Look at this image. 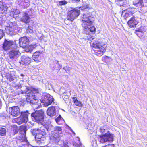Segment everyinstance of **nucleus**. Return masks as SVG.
Here are the masks:
<instances>
[{
    "label": "nucleus",
    "instance_id": "4be33fe9",
    "mask_svg": "<svg viewBox=\"0 0 147 147\" xmlns=\"http://www.w3.org/2000/svg\"><path fill=\"white\" fill-rule=\"evenodd\" d=\"M8 7L2 2L0 1V11L1 13H3L6 11L8 9Z\"/></svg>",
    "mask_w": 147,
    "mask_h": 147
},
{
    "label": "nucleus",
    "instance_id": "f3484780",
    "mask_svg": "<svg viewBox=\"0 0 147 147\" xmlns=\"http://www.w3.org/2000/svg\"><path fill=\"white\" fill-rule=\"evenodd\" d=\"M22 94H25L26 100L30 101L36 97L34 92H21Z\"/></svg>",
    "mask_w": 147,
    "mask_h": 147
},
{
    "label": "nucleus",
    "instance_id": "9d476101",
    "mask_svg": "<svg viewBox=\"0 0 147 147\" xmlns=\"http://www.w3.org/2000/svg\"><path fill=\"white\" fill-rule=\"evenodd\" d=\"M106 45H104L103 46L95 48L93 50L95 54L98 56H100L106 51Z\"/></svg>",
    "mask_w": 147,
    "mask_h": 147
},
{
    "label": "nucleus",
    "instance_id": "bb28decb",
    "mask_svg": "<svg viewBox=\"0 0 147 147\" xmlns=\"http://www.w3.org/2000/svg\"><path fill=\"white\" fill-rule=\"evenodd\" d=\"M135 5L138 8L143 7L144 6L143 0H140L137 3L135 4Z\"/></svg>",
    "mask_w": 147,
    "mask_h": 147
},
{
    "label": "nucleus",
    "instance_id": "5701e85b",
    "mask_svg": "<svg viewBox=\"0 0 147 147\" xmlns=\"http://www.w3.org/2000/svg\"><path fill=\"white\" fill-rule=\"evenodd\" d=\"M40 55V53L39 51H37L34 53L32 57L33 60L36 62L38 61Z\"/></svg>",
    "mask_w": 147,
    "mask_h": 147
},
{
    "label": "nucleus",
    "instance_id": "7c9ffc66",
    "mask_svg": "<svg viewBox=\"0 0 147 147\" xmlns=\"http://www.w3.org/2000/svg\"><path fill=\"white\" fill-rule=\"evenodd\" d=\"M6 130L5 128L0 127V135L1 136H5Z\"/></svg>",
    "mask_w": 147,
    "mask_h": 147
},
{
    "label": "nucleus",
    "instance_id": "37998d69",
    "mask_svg": "<svg viewBox=\"0 0 147 147\" xmlns=\"http://www.w3.org/2000/svg\"><path fill=\"white\" fill-rule=\"evenodd\" d=\"M15 77L11 76H10L9 78V80L10 81H12L14 80Z\"/></svg>",
    "mask_w": 147,
    "mask_h": 147
},
{
    "label": "nucleus",
    "instance_id": "dca6fc26",
    "mask_svg": "<svg viewBox=\"0 0 147 147\" xmlns=\"http://www.w3.org/2000/svg\"><path fill=\"white\" fill-rule=\"evenodd\" d=\"M56 110L54 106H51L48 108L47 113V114L51 117L55 115L56 114Z\"/></svg>",
    "mask_w": 147,
    "mask_h": 147
},
{
    "label": "nucleus",
    "instance_id": "cd10ccee",
    "mask_svg": "<svg viewBox=\"0 0 147 147\" xmlns=\"http://www.w3.org/2000/svg\"><path fill=\"white\" fill-rule=\"evenodd\" d=\"M78 141L77 143H75L73 144V146L75 147H84V146L80 143L79 138L78 137L77 138Z\"/></svg>",
    "mask_w": 147,
    "mask_h": 147
},
{
    "label": "nucleus",
    "instance_id": "8fccbe9b",
    "mask_svg": "<svg viewBox=\"0 0 147 147\" xmlns=\"http://www.w3.org/2000/svg\"><path fill=\"white\" fill-rule=\"evenodd\" d=\"M21 76L22 77H23L24 76V74H21Z\"/></svg>",
    "mask_w": 147,
    "mask_h": 147
},
{
    "label": "nucleus",
    "instance_id": "2f4dec72",
    "mask_svg": "<svg viewBox=\"0 0 147 147\" xmlns=\"http://www.w3.org/2000/svg\"><path fill=\"white\" fill-rule=\"evenodd\" d=\"M23 139H20V142H24V144H27L28 143V142L27 138H26L25 135L24 134H23L22 136Z\"/></svg>",
    "mask_w": 147,
    "mask_h": 147
},
{
    "label": "nucleus",
    "instance_id": "5fc2aeb1",
    "mask_svg": "<svg viewBox=\"0 0 147 147\" xmlns=\"http://www.w3.org/2000/svg\"><path fill=\"white\" fill-rule=\"evenodd\" d=\"M36 93H37V94H39V92H36Z\"/></svg>",
    "mask_w": 147,
    "mask_h": 147
},
{
    "label": "nucleus",
    "instance_id": "2eb2a0df",
    "mask_svg": "<svg viewBox=\"0 0 147 147\" xmlns=\"http://www.w3.org/2000/svg\"><path fill=\"white\" fill-rule=\"evenodd\" d=\"M30 18L27 13L25 12L22 13V16L20 19L21 21L26 24L28 23L30 21Z\"/></svg>",
    "mask_w": 147,
    "mask_h": 147
},
{
    "label": "nucleus",
    "instance_id": "de8ad7c7",
    "mask_svg": "<svg viewBox=\"0 0 147 147\" xmlns=\"http://www.w3.org/2000/svg\"><path fill=\"white\" fill-rule=\"evenodd\" d=\"M55 63V64H54L52 66H51V67H53V68L54 69H55L56 68V65Z\"/></svg>",
    "mask_w": 147,
    "mask_h": 147
},
{
    "label": "nucleus",
    "instance_id": "a878e982",
    "mask_svg": "<svg viewBox=\"0 0 147 147\" xmlns=\"http://www.w3.org/2000/svg\"><path fill=\"white\" fill-rule=\"evenodd\" d=\"M73 100L74 101L75 104L77 106L79 107H81L82 106V103L80 101H79L76 97H72Z\"/></svg>",
    "mask_w": 147,
    "mask_h": 147
},
{
    "label": "nucleus",
    "instance_id": "13d9d810",
    "mask_svg": "<svg viewBox=\"0 0 147 147\" xmlns=\"http://www.w3.org/2000/svg\"><path fill=\"white\" fill-rule=\"evenodd\" d=\"M67 68V67H66V68Z\"/></svg>",
    "mask_w": 147,
    "mask_h": 147
},
{
    "label": "nucleus",
    "instance_id": "6e6d98bb",
    "mask_svg": "<svg viewBox=\"0 0 147 147\" xmlns=\"http://www.w3.org/2000/svg\"><path fill=\"white\" fill-rule=\"evenodd\" d=\"M28 14H30V13L29 12H28Z\"/></svg>",
    "mask_w": 147,
    "mask_h": 147
},
{
    "label": "nucleus",
    "instance_id": "aec40b11",
    "mask_svg": "<svg viewBox=\"0 0 147 147\" xmlns=\"http://www.w3.org/2000/svg\"><path fill=\"white\" fill-rule=\"evenodd\" d=\"M49 94L46 92H43L42 94L41 98L40 99V101L41 103L44 102L45 100L48 99L50 96H51Z\"/></svg>",
    "mask_w": 147,
    "mask_h": 147
},
{
    "label": "nucleus",
    "instance_id": "4468645a",
    "mask_svg": "<svg viewBox=\"0 0 147 147\" xmlns=\"http://www.w3.org/2000/svg\"><path fill=\"white\" fill-rule=\"evenodd\" d=\"M10 110L11 115L14 117L18 116L20 113V109L17 106H14L11 107Z\"/></svg>",
    "mask_w": 147,
    "mask_h": 147
},
{
    "label": "nucleus",
    "instance_id": "79ce46f5",
    "mask_svg": "<svg viewBox=\"0 0 147 147\" xmlns=\"http://www.w3.org/2000/svg\"><path fill=\"white\" fill-rule=\"evenodd\" d=\"M55 64L56 65H58V69L59 70L60 69H61L62 67V65L61 64H59L58 63V61H55Z\"/></svg>",
    "mask_w": 147,
    "mask_h": 147
},
{
    "label": "nucleus",
    "instance_id": "6e6552de",
    "mask_svg": "<svg viewBox=\"0 0 147 147\" xmlns=\"http://www.w3.org/2000/svg\"><path fill=\"white\" fill-rule=\"evenodd\" d=\"M80 13V10L78 8L73 9L69 12L67 16L68 19L73 21L79 16Z\"/></svg>",
    "mask_w": 147,
    "mask_h": 147
},
{
    "label": "nucleus",
    "instance_id": "a211bd4d",
    "mask_svg": "<svg viewBox=\"0 0 147 147\" xmlns=\"http://www.w3.org/2000/svg\"><path fill=\"white\" fill-rule=\"evenodd\" d=\"M128 24L130 27H135L138 24V22L136 20L134 17L131 18L127 22Z\"/></svg>",
    "mask_w": 147,
    "mask_h": 147
},
{
    "label": "nucleus",
    "instance_id": "7ed1b4c3",
    "mask_svg": "<svg viewBox=\"0 0 147 147\" xmlns=\"http://www.w3.org/2000/svg\"><path fill=\"white\" fill-rule=\"evenodd\" d=\"M101 132L105 134L100 136L99 140L101 143H104L108 141H112L113 140V136L109 131L108 128L106 126L101 127Z\"/></svg>",
    "mask_w": 147,
    "mask_h": 147
},
{
    "label": "nucleus",
    "instance_id": "3c124183",
    "mask_svg": "<svg viewBox=\"0 0 147 147\" xmlns=\"http://www.w3.org/2000/svg\"><path fill=\"white\" fill-rule=\"evenodd\" d=\"M11 96V95H10L8 96H9V98H10L11 97V98H12V97Z\"/></svg>",
    "mask_w": 147,
    "mask_h": 147
},
{
    "label": "nucleus",
    "instance_id": "393cba45",
    "mask_svg": "<svg viewBox=\"0 0 147 147\" xmlns=\"http://www.w3.org/2000/svg\"><path fill=\"white\" fill-rule=\"evenodd\" d=\"M90 44L92 47H94V49H95V48L100 47L101 46L99 42L97 40L96 41L93 40L91 41Z\"/></svg>",
    "mask_w": 147,
    "mask_h": 147
},
{
    "label": "nucleus",
    "instance_id": "b1692460",
    "mask_svg": "<svg viewBox=\"0 0 147 147\" xmlns=\"http://www.w3.org/2000/svg\"><path fill=\"white\" fill-rule=\"evenodd\" d=\"M37 46L36 43L32 44L29 46H28L26 48V49L25 50V51L27 52L31 51H32L33 49L36 48Z\"/></svg>",
    "mask_w": 147,
    "mask_h": 147
},
{
    "label": "nucleus",
    "instance_id": "39448f33",
    "mask_svg": "<svg viewBox=\"0 0 147 147\" xmlns=\"http://www.w3.org/2000/svg\"><path fill=\"white\" fill-rule=\"evenodd\" d=\"M54 133L50 137L51 140L53 142H57L60 139V136H61L62 131L61 127L56 126L54 127Z\"/></svg>",
    "mask_w": 147,
    "mask_h": 147
},
{
    "label": "nucleus",
    "instance_id": "49530a36",
    "mask_svg": "<svg viewBox=\"0 0 147 147\" xmlns=\"http://www.w3.org/2000/svg\"><path fill=\"white\" fill-rule=\"evenodd\" d=\"M20 87L21 86L20 84L16 85V89L19 88H20Z\"/></svg>",
    "mask_w": 147,
    "mask_h": 147
},
{
    "label": "nucleus",
    "instance_id": "423d86ee",
    "mask_svg": "<svg viewBox=\"0 0 147 147\" xmlns=\"http://www.w3.org/2000/svg\"><path fill=\"white\" fill-rule=\"evenodd\" d=\"M44 112L42 110L36 111L35 112L31 114L32 119L38 123H41L44 121Z\"/></svg>",
    "mask_w": 147,
    "mask_h": 147
},
{
    "label": "nucleus",
    "instance_id": "a19ab883",
    "mask_svg": "<svg viewBox=\"0 0 147 147\" xmlns=\"http://www.w3.org/2000/svg\"><path fill=\"white\" fill-rule=\"evenodd\" d=\"M10 15L11 16H13V17L15 18V19H17L18 18V16L16 15L15 14H13V13H10Z\"/></svg>",
    "mask_w": 147,
    "mask_h": 147
},
{
    "label": "nucleus",
    "instance_id": "864d4df0",
    "mask_svg": "<svg viewBox=\"0 0 147 147\" xmlns=\"http://www.w3.org/2000/svg\"><path fill=\"white\" fill-rule=\"evenodd\" d=\"M63 69H65V70H66V69H65V67H64V68H63Z\"/></svg>",
    "mask_w": 147,
    "mask_h": 147
},
{
    "label": "nucleus",
    "instance_id": "09e8293b",
    "mask_svg": "<svg viewBox=\"0 0 147 147\" xmlns=\"http://www.w3.org/2000/svg\"><path fill=\"white\" fill-rule=\"evenodd\" d=\"M69 129L71 131H72V132L74 134V135H75V132L72 130L71 129V128L70 127H69Z\"/></svg>",
    "mask_w": 147,
    "mask_h": 147
},
{
    "label": "nucleus",
    "instance_id": "20e7f679",
    "mask_svg": "<svg viewBox=\"0 0 147 147\" xmlns=\"http://www.w3.org/2000/svg\"><path fill=\"white\" fill-rule=\"evenodd\" d=\"M9 24V25L7 26L5 28L6 32L7 34L12 35L18 33L19 29L16 22H10Z\"/></svg>",
    "mask_w": 147,
    "mask_h": 147
},
{
    "label": "nucleus",
    "instance_id": "c9c22d12",
    "mask_svg": "<svg viewBox=\"0 0 147 147\" xmlns=\"http://www.w3.org/2000/svg\"><path fill=\"white\" fill-rule=\"evenodd\" d=\"M28 102H30V103L32 104H35L37 103L38 102V100L37 99L36 97L33 99L32 100H31L30 101H28Z\"/></svg>",
    "mask_w": 147,
    "mask_h": 147
},
{
    "label": "nucleus",
    "instance_id": "c03bdc74",
    "mask_svg": "<svg viewBox=\"0 0 147 147\" xmlns=\"http://www.w3.org/2000/svg\"><path fill=\"white\" fill-rule=\"evenodd\" d=\"M123 0H115V2L117 3V4L119 5L120 3L122 2Z\"/></svg>",
    "mask_w": 147,
    "mask_h": 147
},
{
    "label": "nucleus",
    "instance_id": "72a5a7b5",
    "mask_svg": "<svg viewBox=\"0 0 147 147\" xmlns=\"http://www.w3.org/2000/svg\"><path fill=\"white\" fill-rule=\"evenodd\" d=\"M94 32H90V34H86L88 35V36H87V37L86 38L87 39L89 40H92L93 39L95 38L94 37L92 36L91 34L92 33H94Z\"/></svg>",
    "mask_w": 147,
    "mask_h": 147
},
{
    "label": "nucleus",
    "instance_id": "c756f323",
    "mask_svg": "<svg viewBox=\"0 0 147 147\" xmlns=\"http://www.w3.org/2000/svg\"><path fill=\"white\" fill-rule=\"evenodd\" d=\"M26 89H27V91H29L30 92H33L34 91H39L38 89L33 88L32 87H26Z\"/></svg>",
    "mask_w": 147,
    "mask_h": 147
},
{
    "label": "nucleus",
    "instance_id": "f257e3e1",
    "mask_svg": "<svg viewBox=\"0 0 147 147\" xmlns=\"http://www.w3.org/2000/svg\"><path fill=\"white\" fill-rule=\"evenodd\" d=\"M92 18L90 14L88 13H84L81 17L82 21V25L84 30V32L85 34L95 32V28L93 26H91L92 23Z\"/></svg>",
    "mask_w": 147,
    "mask_h": 147
},
{
    "label": "nucleus",
    "instance_id": "473e14b6",
    "mask_svg": "<svg viewBox=\"0 0 147 147\" xmlns=\"http://www.w3.org/2000/svg\"><path fill=\"white\" fill-rule=\"evenodd\" d=\"M55 120L57 124L60 125L61 123L59 122L63 120V118L61 117V115H60L58 117L55 119Z\"/></svg>",
    "mask_w": 147,
    "mask_h": 147
},
{
    "label": "nucleus",
    "instance_id": "412c9836",
    "mask_svg": "<svg viewBox=\"0 0 147 147\" xmlns=\"http://www.w3.org/2000/svg\"><path fill=\"white\" fill-rule=\"evenodd\" d=\"M54 99L53 98L52 96H50L48 99H46L42 103H43V105L45 106H47L51 105Z\"/></svg>",
    "mask_w": 147,
    "mask_h": 147
},
{
    "label": "nucleus",
    "instance_id": "58836bf2",
    "mask_svg": "<svg viewBox=\"0 0 147 147\" xmlns=\"http://www.w3.org/2000/svg\"><path fill=\"white\" fill-rule=\"evenodd\" d=\"M4 34L3 30L0 29V39L2 38Z\"/></svg>",
    "mask_w": 147,
    "mask_h": 147
},
{
    "label": "nucleus",
    "instance_id": "f8f14e48",
    "mask_svg": "<svg viewBox=\"0 0 147 147\" xmlns=\"http://www.w3.org/2000/svg\"><path fill=\"white\" fill-rule=\"evenodd\" d=\"M20 46L26 49L29 44V40L26 36L21 37L19 40Z\"/></svg>",
    "mask_w": 147,
    "mask_h": 147
},
{
    "label": "nucleus",
    "instance_id": "f704fd0d",
    "mask_svg": "<svg viewBox=\"0 0 147 147\" xmlns=\"http://www.w3.org/2000/svg\"><path fill=\"white\" fill-rule=\"evenodd\" d=\"M13 13V14H15L17 16H18V14L20 13V12L18 10L15 9H12V11L10 13Z\"/></svg>",
    "mask_w": 147,
    "mask_h": 147
},
{
    "label": "nucleus",
    "instance_id": "ddd939ff",
    "mask_svg": "<svg viewBox=\"0 0 147 147\" xmlns=\"http://www.w3.org/2000/svg\"><path fill=\"white\" fill-rule=\"evenodd\" d=\"M31 58L26 55L22 56L19 61V63L22 65H27L31 62Z\"/></svg>",
    "mask_w": 147,
    "mask_h": 147
},
{
    "label": "nucleus",
    "instance_id": "c85d7f7f",
    "mask_svg": "<svg viewBox=\"0 0 147 147\" xmlns=\"http://www.w3.org/2000/svg\"><path fill=\"white\" fill-rule=\"evenodd\" d=\"M120 6H123V7H128L129 6V4L128 3V1L127 0H123V2L120 3V5H119Z\"/></svg>",
    "mask_w": 147,
    "mask_h": 147
},
{
    "label": "nucleus",
    "instance_id": "f03ea898",
    "mask_svg": "<svg viewBox=\"0 0 147 147\" xmlns=\"http://www.w3.org/2000/svg\"><path fill=\"white\" fill-rule=\"evenodd\" d=\"M45 129L48 131H49L48 129L45 128H40V129H32L31 130L32 134L35 136V138L36 142L39 144L43 142L46 140V138L44 136L46 134Z\"/></svg>",
    "mask_w": 147,
    "mask_h": 147
},
{
    "label": "nucleus",
    "instance_id": "a18cd8bd",
    "mask_svg": "<svg viewBox=\"0 0 147 147\" xmlns=\"http://www.w3.org/2000/svg\"><path fill=\"white\" fill-rule=\"evenodd\" d=\"M105 147H115L114 144H109L108 145H106L105 146Z\"/></svg>",
    "mask_w": 147,
    "mask_h": 147
},
{
    "label": "nucleus",
    "instance_id": "1a4fd4ad",
    "mask_svg": "<svg viewBox=\"0 0 147 147\" xmlns=\"http://www.w3.org/2000/svg\"><path fill=\"white\" fill-rule=\"evenodd\" d=\"M21 116L17 120V122L19 124L26 122L28 120V116L30 114L27 111L21 112Z\"/></svg>",
    "mask_w": 147,
    "mask_h": 147
},
{
    "label": "nucleus",
    "instance_id": "4c0bfd02",
    "mask_svg": "<svg viewBox=\"0 0 147 147\" xmlns=\"http://www.w3.org/2000/svg\"><path fill=\"white\" fill-rule=\"evenodd\" d=\"M26 31L27 32L32 33L33 32V30L32 28L31 27H29L28 28L27 30Z\"/></svg>",
    "mask_w": 147,
    "mask_h": 147
},
{
    "label": "nucleus",
    "instance_id": "603ef678",
    "mask_svg": "<svg viewBox=\"0 0 147 147\" xmlns=\"http://www.w3.org/2000/svg\"><path fill=\"white\" fill-rule=\"evenodd\" d=\"M65 94H66V93H65V92H64V93H63V95H65Z\"/></svg>",
    "mask_w": 147,
    "mask_h": 147
},
{
    "label": "nucleus",
    "instance_id": "9b49d317",
    "mask_svg": "<svg viewBox=\"0 0 147 147\" xmlns=\"http://www.w3.org/2000/svg\"><path fill=\"white\" fill-rule=\"evenodd\" d=\"M13 49H10L8 54L10 58H13L17 57L19 53V47L18 46H16Z\"/></svg>",
    "mask_w": 147,
    "mask_h": 147
},
{
    "label": "nucleus",
    "instance_id": "6ab92c4d",
    "mask_svg": "<svg viewBox=\"0 0 147 147\" xmlns=\"http://www.w3.org/2000/svg\"><path fill=\"white\" fill-rule=\"evenodd\" d=\"M122 12V16L125 20H126L128 18L131 16L132 15V13L130 12L129 11L128 9L123 10Z\"/></svg>",
    "mask_w": 147,
    "mask_h": 147
},
{
    "label": "nucleus",
    "instance_id": "e433bc0d",
    "mask_svg": "<svg viewBox=\"0 0 147 147\" xmlns=\"http://www.w3.org/2000/svg\"><path fill=\"white\" fill-rule=\"evenodd\" d=\"M67 3V2L65 1H59V5H65Z\"/></svg>",
    "mask_w": 147,
    "mask_h": 147
},
{
    "label": "nucleus",
    "instance_id": "ea45409f",
    "mask_svg": "<svg viewBox=\"0 0 147 147\" xmlns=\"http://www.w3.org/2000/svg\"><path fill=\"white\" fill-rule=\"evenodd\" d=\"M87 8V5H84L83 6H82L79 8V9H80L84 11Z\"/></svg>",
    "mask_w": 147,
    "mask_h": 147
},
{
    "label": "nucleus",
    "instance_id": "0eeeda50",
    "mask_svg": "<svg viewBox=\"0 0 147 147\" xmlns=\"http://www.w3.org/2000/svg\"><path fill=\"white\" fill-rule=\"evenodd\" d=\"M15 46H18L15 41L5 39L3 44L2 48L4 50L8 51L14 48Z\"/></svg>",
    "mask_w": 147,
    "mask_h": 147
},
{
    "label": "nucleus",
    "instance_id": "4d7b16f0",
    "mask_svg": "<svg viewBox=\"0 0 147 147\" xmlns=\"http://www.w3.org/2000/svg\"><path fill=\"white\" fill-rule=\"evenodd\" d=\"M106 57H107V58L109 57H107V56H106Z\"/></svg>",
    "mask_w": 147,
    "mask_h": 147
}]
</instances>
